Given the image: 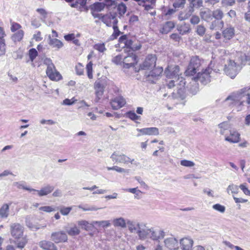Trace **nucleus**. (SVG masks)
<instances>
[{
  "instance_id": "nucleus-8",
  "label": "nucleus",
  "mask_w": 250,
  "mask_h": 250,
  "mask_svg": "<svg viewBox=\"0 0 250 250\" xmlns=\"http://www.w3.org/2000/svg\"><path fill=\"white\" fill-rule=\"evenodd\" d=\"M106 78H102L96 81L94 83V89L95 94L98 101L101 99L104 94V88L106 85Z\"/></svg>"
},
{
  "instance_id": "nucleus-12",
  "label": "nucleus",
  "mask_w": 250,
  "mask_h": 250,
  "mask_svg": "<svg viewBox=\"0 0 250 250\" xmlns=\"http://www.w3.org/2000/svg\"><path fill=\"white\" fill-rule=\"evenodd\" d=\"M23 227L19 223H13L10 226L11 235L16 239H19L23 236Z\"/></svg>"
},
{
  "instance_id": "nucleus-39",
  "label": "nucleus",
  "mask_w": 250,
  "mask_h": 250,
  "mask_svg": "<svg viewBox=\"0 0 250 250\" xmlns=\"http://www.w3.org/2000/svg\"><path fill=\"white\" fill-rule=\"evenodd\" d=\"M25 223L27 227L33 230H36L40 229L41 228L44 227L43 226L41 227L40 225L33 224V223L31 222L29 218L28 217H26L25 218Z\"/></svg>"
},
{
  "instance_id": "nucleus-31",
  "label": "nucleus",
  "mask_w": 250,
  "mask_h": 250,
  "mask_svg": "<svg viewBox=\"0 0 250 250\" xmlns=\"http://www.w3.org/2000/svg\"><path fill=\"white\" fill-rule=\"evenodd\" d=\"M193 12V8L192 7H190L188 11L181 12L178 16L179 20L181 21L188 19L191 16Z\"/></svg>"
},
{
  "instance_id": "nucleus-25",
  "label": "nucleus",
  "mask_w": 250,
  "mask_h": 250,
  "mask_svg": "<svg viewBox=\"0 0 250 250\" xmlns=\"http://www.w3.org/2000/svg\"><path fill=\"white\" fill-rule=\"evenodd\" d=\"M39 246L44 250H57V247L51 241H42L39 243Z\"/></svg>"
},
{
  "instance_id": "nucleus-5",
  "label": "nucleus",
  "mask_w": 250,
  "mask_h": 250,
  "mask_svg": "<svg viewBox=\"0 0 250 250\" xmlns=\"http://www.w3.org/2000/svg\"><path fill=\"white\" fill-rule=\"evenodd\" d=\"M43 63L47 66L46 73L47 76L51 80L58 81L62 79L61 75L56 70L52 60L50 58H45L43 60Z\"/></svg>"
},
{
  "instance_id": "nucleus-49",
  "label": "nucleus",
  "mask_w": 250,
  "mask_h": 250,
  "mask_svg": "<svg viewBox=\"0 0 250 250\" xmlns=\"http://www.w3.org/2000/svg\"><path fill=\"white\" fill-rule=\"evenodd\" d=\"M94 48L99 52L104 53L106 50L104 43H97L94 45Z\"/></svg>"
},
{
  "instance_id": "nucleus-47",
  "label": "nucleus",
  "mask_w": 250,
  "mask_h": 250,
  "mask_svg": "<svg viewBox=\"0 0 250 250\" xmlns=\"http://www.w3.org/2000/svg\"><path fill=\"white\" fill-rule=\"evenodd\" d=\"M87 3V0H76L74 3H71L70 6L72 8H77L78 4L82 7H84Z\"/></svg>"
},
{
  "instance_id": "nucleus-56",
  "label": "nucleus",
  "mask_w": 250,
  "mask_h": 250,
  "mask_svg": "<svg viewBox=\"0 0 250 250\" xmlns=\"http://www.w3.org/2000/svg\"><path fill=\"white\" fill-rule=\"evenodd\" d=\"M37 12H38L42 17L41 18V20L44 21L46 18H47V13L45 9L43 8H38L36 10Z\"/></svg>"
},
{
  "instance_id": "nucleus-10",
  "label": "nucleus",
  "mask_w": 250,
  "mask_h": 250,
  "mask_svg": "<svg viewBox=\"0 0 250 250\" xmlns=\"http://www.w3.org/2000/svg\"><path fill=\"white\" fill-rule=\"evenodd\" d=\"M157 58L155 55H148L144 62L140 65V69L142 70L151 69L155 67Z\"/></svg>"
},
{
  "instance_id": "nucleus-7",
  "label": "nucleus",
  "mask_w": 250,
  "mask_h": 250,
  "mask_svg": "<svg viewBox=\"0 0 250 250\" xmlns=\"http://www.w3.org/2000/svg\"><path fill=\"white\" fill-rule=\"evenodd\" d=\"M201 65L200 60L198 56H193L190 63L185 71L187 76H193L199 70Z\"/></svg>"
},
{
  "instance_id": "nucleus-51",
  "label": "nucleus",
  "mask_w": 250,
  "mask_h": 250,
  "mask_svg": "<svg viewBox=\"0 0 250 250\" xmlns=\"http://www.w3.org/2000/svg\"><path fill=\"white\" fill-rule=\"evenodd\" d=\"M92 62H89L86 67L87 76L89 79H91L93 78L92 75Z\"/></svg>"
},
{
  "instance_id": "nucleus-44",
  "label": "nucleus",
  "mask_w": 250,
  "mask_h": 250,
  "mask_svg": "<svg viewBox=\"0 0 250 250\" xmlns=\"http://www.w3.org/2000/svg\"><path fill=\"white\" fill-rule=\"evenodd\" d=\"M212 17L215 19V20H221L223 17V12L220 9H217L214 10L212 12Z\"/></svg>"
},
{
  "instance_id": "nucleus-46",
  "label": "nucleus",
  "mask_w": 250,
  "mask_h": 250,
  "mask_svg": "<svg viewBox=\"0 0 250 250\" xmlns=\"http://www.w3.org/2000/svg\"><path fill=\"white\" fill-rule=\"evenodd\" d=\"M21 239H17L16 243L17 244V248L22 249L26 245L27 243V240L25 237H21Z\"/></svg>"
},
{
  "instance_id": "nucleus-11",
  "label": "nucleus",
  "mask_w": 250,
  "mask_h": 250,
  "mask_svg": "<svg viewBox=\"0 0 250 250\" xmlns=\"http://www.w3.org/2000/svg\"><path fill=\"white\" fill-rule=\"evenodd\" d=\"M179 72V67L178 65H168L165 70L166 77L172 80L177 79Z\"/></svg>"
},
{
  "instance_id": "nucleus-29",
  "label": "nucleus",
  "mask_w": 250,
  "mask_h": 250,
  "mask_svg": "<svg viewBox=\"0 0 250 250\" xmlns=\"http://www.w3.org/2000/svg\"><path fill=\"white\" fill-rule=\"evenodd\" d=\"M224 21L222 20H215L213 21L210 26L211 30H220L224 26Z\"/></svg>"
},
{
  "instance_id": "nucleus-6",
  "label": "nucleus",
  "mask_w": 250,
  "mask_h": 250,
  "mask_svg": "<svg viewBox=\"0 0 250 250\" xmlns=\"http://www.w3.org/2000/svg\"><path fill=\"white\" fill-rule=\"evenodd\" d=\"M126 226L131 233H136L140 240L144 237V232L146 226L143 223H139L130 220H127Z\"/></svg>"
},
{
  "instance_id": "nucleus-30",
  "label": "nucleus",
  "mask_w": 250,
  "mask_h": 250,
  "mask_svg": "<svg viewBox=\"0 0 250 250\" xmlns=\"http://www.w3.org/2000/svg\"><path fill=\"white\" fill-rule=\"evenodd\" d=\"M174 26L175 25L173 22L171 21H167L163 25L160 31L162 34H167L174 27Z\"/></svg>"
},
{
  "instance_id": "nucleus-48",
  "label": "nucleus",
  "mask_w": 250,
  "mask_h": 250,
  "mask_svg": "<svg viewBox=\"0 0 250 250\" xmlns=\"http://www.w3.org/2000/svg\"><path fill=\"white\" fill-rule=\"evenodd\" d=\"M78 208L80 209H82L83 211H96L100 208H96L95 206H88V205H85L83 206L82 205H79Z\"/></svg>"
},
{
  "instance_id": "nucleus-59",
  "label": "nucleus",
  "mask_w": 250,
  "mask_h": 250,
  "mask_svg": "<svg viewBox=\"0 0 250 250\" xmlns=\"http://www.w3.org/2000/svg\"><path fill=\"white\" fill-rule=\"evenodd\" d=\"M180 164L182 166L186 167H191L194 166V163L190 161L183 160L181 161Z\"/></svg>"
},
{
  "instance_id": "nucleus-26",
  "label": "nucleus",
  "mask_w": 250,
  "mask_h": 250,
  "mask_svg": "<svg viewBox=\"0 0 250 250\" xmlns=\"http://www.w3.org/2000/svg\"><path fill=\"white\" fill-rule=\"evenodd\" d=\"M212 12L208 9L201 10L200 16L201 19L206 21H209L212 19Z\"/></svg>"
},
{
  "instance_id": "nucleus-42",
  "label": "nucleus",
  "mask_w": 250,
  "mask_h": 250,
  "mask_svg": "<svg viewBox=\"0 0 250 250\" xmlns=\"http://www.w3.org/2000/svg\"><path fill=\"white\" fill-rule=\"evenodd\" d=\"M126 116L130 120L136 122L141 120V116L137 115L134 111H129L126 112Z\"/></svg>"
},
{
  "instance_id": "nucleus-24",
  "label": "nucleus",
  "mask_w": 250,
  "mask_h": 250,
  "mask_svg": "<svg viewBox=\"0 0 250 250\" xmlns=\"http://www.w3.org/2000/svg\"><path fill=\"white\" fill-rule=\"evenodd\" d=\"M234 34V29L230 25L227 26L222 31V35L226 40H230L232 38Z\"/></svg>"
},
{
  "instance_id": "nucleus-64",
  "label": "nucleus",
  "mask_w": 250,
  "mask_h": 250,
  "mask_svg": "<svg viewBox=\"0 0 250 250\" xmlns=\"http://www.w3.org/2000/svg\"><path fill=\"white\" fill-rule=\"evenodd\" d=\"M21 27V26L20 24L16 22H12L11 23V30L12 32H14L20 29Z\"/></svg>"
},
{
  "instance_id": "nucleus-34",
  "label": "nucleus",
  "mask_w": 250,
  "mask_h": 250,
  "mask_svg": "<svg viewBox=\"0 0 250 250\" xmlns=\"http://www.w3.org/2000/svg\"><path fill=\"white\" fill-rule=\"evenodd\" d=\"M163 71V68L162 67H155L150 72L149 74L148 75V77H151L153 78H156L162 73Z\"/></svg>"
},
{
  "instance_id": "nucleus-27",
  "label": "nucleus",
  "mask_w": 250,
  "mask_h": 250,
  "mask_svg": "<svg viewBox=\"0 0 250 250\" xmlns=\"http://www.w3.org/2000/svg\"><path fill=\"white\" fill-rule=\"evenodd\" d=\"M9 214V205L8 204H4L0 208V218L6 219Z\"/></svg>"
},
{
  "instance_id": "nucleus-21",
  "label": "nucleus",
  "mask_w": 250,
  "mask_h": 250,
  "mask_svg": "<svg viewBox=\"0 0 250 250\" xmlns=\"http://www.w3.org/2000/svg\"><path fill=\"white\" fill-rule=\"evenodd\" d=\"M54 187L53 186L47 185L42 187L40 190L35 189V191H32L33 194H35V192H37L38 195L40 197L46 196L53 191Z\"/></svg>"
},
{
  "instance_id": "nucleus-36",
  "label": "nucleus",
  "mask_w": 250,
  "mask_h": 250,
  "mask_svg": "<svg viewBox=\"0 0 250 250\" xmlns=\"http://www.w3.org/2000/svg\"><path fill=\"white\" fill-rule=\"evenodd\" d=\"M218 127L219 129V133L221 135H224L226 133V131L229 128L230 125L229 122H224L219 124L218 125Z\"/></svg>"
},
{
  "instance_id": "nucleus-63",
  "label": "nucleus",
  "mask_w": 250,
  "mask_h": 250,
  "mask_svg": "<svg viewBox=\"0 0 250 250\" xmlns=\"http://www.w3.org/2000/svg\"><path fill=\"white\" fill-rule=\"evenodd\" d=\"M190 22L192 24H197L200 22V18L197 16L192 15L190 19Z\"/></svg>"
},
{
  "instance_id": "nucleus-45",
  "label": "nucleus",
  "mask_w": 250,
  "mask_h": 250,
  "mask_svg": "<svg viewBox=\"0 0 250 250\" xmlns=\"http://www.w3.org/2000/svg\"><path fill=\"white\" fill-rule=\"evenodd\" d=\"M66 232L70 236H73L79 234L80 230L76 226H74L73 227L67 230Z\"/></svg>"
},
{
  "instance_id": "nucleus-50",
  "label": "nucleus",
  "mask_w": 250,
  "mask_h": 250,
  "mask_svg": "<svg viewBox=\"0 0 250 250\" xmlns=\"http://www.w3.org/2000/svg\"><path fill=\"white\" fill-rule=\"evenodd\" d=\"M206 29L205 26L202 24L197 25L196 27V33L200 36H203L205 34Z\"/></svg>"
},
{
  "instance_id": "nucleus-2",
  "label": "nucleus",
  "mask_w": 250,
  "mask_h": 250,
  "mask_svg": "<svg viewBox=\"0 0 250 250\" xmlns=\"http://www.w3.org/2000/svg\"><path fill=\"white\" fill-rule=\"evenodd\" d=\"M246 62H247L248 64L250 65V53L248 55L244 54L243 56H241V62L240 64H237L234 61L229 60L228 64L225 65L224 68L225 72L228 76L233 79L241 69L242 65L245 64Z\"/></svg>"
},
{
  "instance_id": "nucleus-58",
  "label": "nucleus",
  "mask_w": 250,
  "mask_h": 250,
  "mask_svg": "<svg viewBox=\"0 0 250 250\" xmlns=\"http://www.w3.org/2000/svg\"><path fill=\"white\" fill-rule=\"evenodd\" d=\"M118 10L121 15L125 14L126 11V5L124 3L119 4L118 6Z\"/></svg>"
},
{
  "instance_id": "nucleus-9",
  "label": "nucleus",
  "mask_w": 250,
  "mask_h": 250,
  "mask_svg": "<svg viewBox=\"0 0 250 250\" xmlns=\"http://www.w3.org/2000/svg\"><path fill=\"white\" fill-rule=\"evenodd\" d=\"M212 71L211 68L208 67L203 70L202 73L198 72L195 79L199 81L203 84H207L210 81V75L212 74Z\"/></svg>"
},
{
  "instance_id": "nucleus-4",
  "label": "nucleus",
  "mask_w": 250,
  "mask_h": 250,
  "mask_svg": "<svg viewBox=\"0 0 250 250\" xmlns=\"http://www.w3.org/2000/svg\"><path fill=\"white\" fill-rule=\"evenodd\" d=\"M144 235V237L142 240H144L146 238H150L153 240L159 241L164 238L165 236V232L161 229L153 228L149 229L146 227Z\"/></svg>"
},
{
  "instance_id": "nucleus-22",
  "label": "nucleus",
  "mask_w": 250,
  "mask_h": 250,
  "mask_svg": "<svg viewBox=\"0 0 250 250\" xmlns=\"http://www.w3.org/2000/svg\"><path fill=\"white\" fill-rule=\"evenodd\" d=\"M137 130L141 133L142 135H158L159 133V129L155 127H147L144 128H137Z\"/></svg>"
},
{
  "instance_id": "nucleus-19",
  "label": "nucleus",
  "mask_w": 250,
  "mask_h": 250,
  "mask_svg": "<svg viewBox=\"0 0 250 250\" xmlns=\"http://www.w3.org/2000/svg\"><path fill=\"white\" fill-rule=\"evenodd\" d=\"M229 136L225 137V140L231 143H237L240 141V134L235 130H230Z\"/></svg>"
},
{
  "instance_id": "nucleus-14",
  "label": "nucleus",
  "mask_w": 250,
  "mask_h": 250,
  "mask_svg": "<svg viewBox=\"0 0 250 250\" xmlns=\"http://www.w3.org/2000/svg\"><path fill=\"white\" fill-rule=\"evenodd\" d=\"M51 239L56 243L65 242L67 240V236L63 231L54 232L52 233Z\"/></svg>"
},
{
  "instance_id": "nucleus-53",
  "label": "nucleus",
  "mask_w": 250,
  "mask_h": 250,
  "mask_svg": "<svg viewBox=\"0 0 250 250\" xmlns=\"http://www.w3.org/2000/svg\"><path fill=\"white\" fill-rule=\"evenodd\" d=\"M212 208L221 213H224L225 211L226 208L224 206H223L220 204H216L212 206Z\"/></svg>"
},
{
  "instance_id": "nucleus-33",
  "label": "nucleus",
  "mask_w": 250,
  "mask_h": 250,
  "mask_svg": "<svg viewBox=\"0 0 250 250\" xmlns=\"http://www.w3.org/2000/svg\"><path fill=\"white\" fill-rule=\"evenodd\" d=\"M91 225H92L93 227H94L95 225H97L100 227L107 228L111 225V223L108 220L94 221L91 222Z\"/></svg>"
},
{
  "instance_id": "nucleus-38",
  "label": "nucleus",
  "mask_w": 250,
  "mask_h": 250,
  "mask_svg": "<svg viewBox=\"0 0 250 250\" xmlns=\"http://www.w3.org/2000/svg\"><path fill=\"white\" fill-rule=\"evenodd\" d=\"M13 185L16 187L17 188L21 189H23L29 191V192H32V191H35V189L32 188L27 187L25 185V183L24 181H20L18 182H14Z\"/></svg>"
},
{
  "instance_id": "nucleus-16",
  "label": "nucleus",
  "mask_w": 250,
  "mask_h": 250,
  "mask_svg": "<svg viewBox=\"0 0 250 250\" xmlns=\"http://www.w3.org/2000/svg\"><path fill=\"white\" fill-rule=\"evenodd\" d=\"M137 62V57L133 53L130 54L129 55L124 57L123 59L124 67L128 68L134 65Z\"/></svg>"
},
{
  "instance_id": "nucleus-3",
  "label": "nucleus",
  "mask_w": 250,
  "mask_h": 250,
  "mask_svg": "<svg viewBox=\"0 0 250 250\" xmlns=\"http://www.w3.org/2000/svg\"><path fill=\"white\" fill-rule=\"evenodd\" d=\"M186 82L183 77L178 76L176 80H171L167 84L168 88L176 87L175 92L172 93L174 98H180L184 99L186 96Z\"/></svg>"
},
{
  "instance_id": "nucleus-32",
  "label": "nucleus",
  "mask_w": 250,
  "mask_h": 250,
  "mask_svg": "<svg viewBox=\"0 0 250 250\" xmlns=\"http://www.w3.org/2000/svg\"><path fill=\"white\" fill-rule=\"evenodd\" d=\"M113 225L115 227L125 228L126 227V221L122 217H120L113 220Z\"/></svg>"
},
{
  "instance_id": "nucleus-13",
  "label": "nucleus",
  "mask_w": 250,
  "mask_h": 250,
  "mask_svg": "<svg viewBox=\"0 0 250 250\" xmlns=\"http://www.w3.org/2000/svg\"><path fill=\"white\" fill-rule=\"evenodd\" d=\"M119 42L120 43L125 44V46L126 47L130 48L133 51L138 50L141 47L140 43H138V44H134L133 42L130 39H128L127 36L125 35L122 36L119 38Z\"/></svg>"
},
{
  "instance_id": "nucleus-1",
  "label": "nucleus",
  "mask_w": 250,
  "mask_h": 250,
  "mask_svg": "<svg viewBox=\"0 0 250 250\" xmlns=\"http://www.w3.org/2000/svg\"><path fill=\"white\" fill-rule=\"evenodd\" d=\"M250 86L245 87L230 93L225 100L224 103L230 108L236 107L239 109L245 103L250 104Z\"/></svg>"
},
{
  "instance_id": "nucleus-52",
  "label": "nucleus",
  "mask_w": 250,
  "mask_h": 250,
  "mask_svg": "<svg viewBox=\"0 0 250 250\" xmlns=\"http://www.w3.org/2000/svg\"><path fill=\"white\" fill-rule=\"evenodd\" d=\"M113 28L114 29V32L112 35L110 36L111 40H114L116 39L120 34L121 32L118 29V26L116 25H114L113 26Z\"/></svg>"
},
{
  "instance_id": "nucleus-54",
  "label": "nucleus",
  "mask_w": 250,
  "mask_h": 250,
  "mask_svg": "<svg viewBox=\"0 0 250 250\" xmlns=\"http://www.w3.org/2000/svg\"><path fill=\"white\" fill-rule=\"evenodd\" d=\"M38 53L36 49L32 48L29 51V56L30 60L33 62L38 56Z\"/></svg>"
},
{
  "instance_id": "nucleus-62",
  "label": "nucleus",
  "mask_w": 250,
  "mask_h": 250,
  "mask_svg": "<svg viewBox=\"0 0 250 250\" xmlns=\"http://www.w3.org/2000/svg\"><path fill=\"white\" fill-rule=\"evenodd\" d=\"M123 59L124 58L122 55H117L113 59L112 61L115 64H118L123 62Z\"/></svg>"
},
{
  "instance_id": "nucleus-18",
  "label": "nucleus",
  "mask_w": 250,
  "mask_h": 250,
  "mask_svg": "<svg viewBox=\"0 0 250 250\" xmlns=\"http://www.w3.org/2000/svg\"><path fill=\"white\" fill-rule=\"evenodd\" d=\"M164 243L165 246L170 250H179L178 242L177 240L174 237H171L165 239Z\"/></svg>"
},
{
  "instance_id": "nucleus-55",
  "label": "nucleus",
  "mask_w": 250,
  "mask_h": 250,
  "mask_svg": "<svg viewBox=\"0 0 250 250\" xmlns=\"http://www.w3.org/2000/svg\"><path fill=\"white\" fill-rule=\"evenodd\" d=\"M72 207H62L60 208V211L63 215H67L72 210Z\"/></svg>"
},
{
  "instance_id": "nucleus-43",
  "label": "nucleus",
  "mask_w": 250,
  "mask_h": 250,
  "mask_svg": "<svg viewBox=\"0 0 250 250\" xmlns=\"http://www.w3.org/2000/svg\"><path fill=\"white\" fill-rule=\"evenodd\" d=\"M239 187L232 184L229 185L228 186V187L227 189V191L228 193H229V194L230 193V192L233 194H237L239 192Z\"/></svg>"
},
{
  "instance_id": "nucleus-60",
  "label": "nucleus",
  "mask_w": 250,
  "mask_h": 250,
  "mask_svg": "<svg viewBox=\"0 0 250 250\" xmlns=\"http://www.w3.org/2000/svg\"><path fill=\"white\" fill-rule=\"evenodd\" d=\"M247 184H243L240 185L239 188L243 191L246 195L250 196V190L246 187Z\"/></svg>"
},
{
  "instance_id": "nucleus-35",
  "label": "nucleus",
  "mask_w": 250,
  "mask_h": 250,
  "mask_svg": "<svg viewBox=\"0 0 250 250\" xmlns=\"http://www.w3.org/2000/svg\"><path fill=\"white\" fill-rule=\"evenodd\" d=\"M177 29L180 34L182 35L189 33L190 30L189 25L186 23H184L183 24L178 26Z\"/></svg>"
},
{
  "instance_id": "nucleus-37",
  "label": "nucleus",
  "mask_w": 250,
  "mask_h": 250,
  "mask_svg": "<svg viewBox=\"0 0 250 250\" xmlns=\"http://www.w3.org/2000/svg\"><path fill=\"white\" fill-rule=\"evenodd\" d=\"M105 6L106 5L103 2H96L92 5L91 10L93 11L101 12L104 9Z\"/></svg>"
},
{
  "instance_id": "nucleus-57",
  "label": "nucleus",
  "mask_w": 250,
  "mask_h": 250,
  "mask_svg": "<svg viewBox=\"0 0 250 250\" xmlns=\"http://www.w3.org/2000/svg\"><path fill=\"white\" fill-rule=\"evenodd\" d=\"M186 3V0H177L173 3V6L175 8L182 7Z\"/></svg>"
},
{
  "instance_id": "nucleus-28",
  "label": "nucleus",
  "mask_w": 250,
  "mask_h": 250,
  "mask_svg": "<svg viewBox=\"0 0 250 250\" xmlns=\"http://www.w3.org/2000/svg\"><path fill=\"white\" fill-rule=\"evenodd\" d=\"M49 44L52 47L60 49L63 46V43L57 39H52L50 36H49Z\"/></svg>"
},
{
  "instance_id": "nucleus-61",
  "label": "nucleus",
  "mask_w": 250,
  "mask_h": 250,
  "mask_svg": "<svg viewBox=\"0 0 250 250\" xmlns=\"http://www.w3.org/2000/svg\"><path fill=\"white\" fill-rule=\"evenodd\" d=\"M5 53V44L4 40H0V56Z\"/></svg>"
},
{
  "instance_id": "nucleus-23",
  "label": "nucleus",
  "mask_w": 250,
  "mask_h": 250,
  "mask_svg": "<svg viewBox=\"0 0 250 250\" xmlns=\"http://www.w3.org/2000/svg\"><path fill=\"white\" fill-rule=\"evenodd\" d=\"M180 244L182 250H190L193 244V241L190 238L185 237L180 240Z\"/></svg>"
},
{
  "instance_id": "nucleus-40",
  "label": "nucleus",
  "mask_w": 250,
  "mask_h": 250,
  "mask_svg": "<svg viewBox=\"0 0 250 250\" xmlns=\"http://www.w3.org/2000/svg\"><path fill=\"white\" fill-rule=\"evenodd\" d=\"M24 32L22 30H18L12 36V40L14 42H20L23 38Z\"/></svg>"
},
{
  "instance_id": "nucleus-17",
  "label": "nucleus",
  "mask_w": 250,
  "mask_h": 250,
  "mask_svg": "<svg viewBox=\"0 0 250 250\" xmlns=\"http://www.w3.org/2000/svg\"><path fill=\"white\" fill-rule=\"evenodd\" d=\"M125 99L121 96L114 98L110 101V104L113 109L117 110L123 107L125 104Z\"/></svg>"
},
{
  "instance_id": "nucleus-15",
  "label": "nucleus",
  "mask_w": 250,
  "mask_h": 250,
  "mask_svg": "<svg viewBox=\"0 0 250 250\" xmlns=\"http://www.w3.org/2000/svg\"><path fill=\"white\" fill-rule=\"evenodd\" d=\"M110 158L115 163L127 164L130 161V158L124 154L118 152H114L110 156Z\"/></svg>"
},
{
  "instance_id": "nucleus-20",
  "label": "nucleus",
  "mask_w": 250,
  "mask_h": 250,
  "mask_svg": "<svg viewBox=\"0 0 250 250\" xmlns=\"http://www.w3.org/2000/svg\"><path fill=\"white\" fill-rule=\"evenodd\" d=\"M102 21L108 26H111V23H112L114 25H116L118 22L116 15L112 14L102 16Z\"/></svg>"
},
{
  "instance_id": "nucleus-41",
  "label": "nucleus",
  "mask_w": 250,
  "mask_h": 250,
  "mask_svg": "<svg viewBox=\"0 0 250 250\" xmlns=\"http://www.w3.org/2000/svg\"><path fill=\"white\" fill-rule=\"evenodd\" d=\"M78 224L79 226L81 227V228L84 229L87 231L91 229L92 225H91V223H89L88 222L85 220H81L78 222Z\"/></svg>"
}]
</instances>
